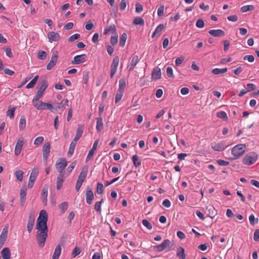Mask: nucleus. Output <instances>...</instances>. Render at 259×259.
I'll list each match as a JSON object with an SVG mask.
<instances>
[{"label":"nucleus","mask_w":259,"mask_h":259,"mask_svg":"<svg viewBox=\"0 0 259 259\" xmlns=\"http://www.w3.org/2000/svg\"><path fill=\"white\" fill-rule=\"evenodd\" d=\"M48 214L45 210H41L37 219L36 229L37 230L36 239L39 246L43 247L48 237Z\"/></svg>","instance_id":"1"},{"label":"nucleus","mask_w":259,"mask_h":259,"mask_svg":"<svg viewBox=\"0 0 259 259\" xmlns=\"http://www.w3.org/2000/svg\"><path fill=\"white\" fill-rule=\"evenodd\" d=\"M257 159L258 155L254 152H250L245 155L243 159V163L246 165H251L255 163Z\"/></svg>","instance_id":"2"},{"label":"nucleus","mask_w":259,"mask_h":259,"mask_svg":"<svg viewBox=\"0 0 259 259\" xmlns=\"http://www.w3.org/2000/svg\"><path fill=\"white\" fill-rule=\"evenodd\" d=\"M246 148L245 144H238L235 146L231 150L232 154L234 156V159H237L244 153Z\"/></svg>","instance_id":"3"},{"label":"nucleus","mask_w":259,"mask_h":259,"mask_svg":"<svg viewBox=\"0 0 259 259\" xmlns=\"http://www.w3.org/2000/svg\"><path fill=\"white\" fill-rule=\"evenodd\" d=\"M210 146L214 151H222L228 147V144L226 141H223L211 143Z\"/></svg>","instance_id":"4"},{"label":"nucleus","mask_w":259,"mask_h":259,"mask_svg":"<svg viewBox=\"0 0 259 259\" xmlns=\"http://www.w3.org/2000/svg\"><path fill=\"white\" fill-rule=\"evenodd\" d=\"M48 86V83L47 80H44L41 82L40 86L39 87L35 96L33 99V102L38 101L39 100Z\"/></svg>","instance_id":"5"},{"label":"nucleus","mask_w":259,"mask_h":259,"mask_svg":"<svg viewBox=\"0 0 259 259\" xmlns=\"http://www.w3.org/2000/svg\"><path fill=\"white\" fill-rule=\"evenodd\" d=\"M67 165V161L65 158H60L56 163V168L59 174H64V169Z\"/></svg>","instance_id":"6"},{"label":"nucleus","mask_w":259,"mask_h":259,"mask_svg":"<svg viewBox=\"0 0 259 259\" xmlns=\"http://www.w3.org/2000/svg\"><path fill=\"white\" fill-rule=\"evenodd\" d=\"M24 141L23 137H20L17 140L14 150V154L16 156H18L20 154L24 145Z\"/></svg>","instance_id":"7"},{"label":"nucleus","mask_w":259,"mask_h":259,"mask_svg":"<svg viewBox=\"0 0 259 259\" xmlns=\"http://www.w3.org/2000/svg\"><path fill=\"white\" fill-rule=\"evenodd\" d=\"M38 171L37 169L34 168L30 176L29 177V182L28 184V188L31 189L34 185V183L36 180V179L37 177Z\"/></svg>","instance_id":"8"},{"label":"nucleus","mask_w":259,"mask_h":259,"mask_svg":"<svg viewBox=\"0 0 259 259\" xmlns=\"http://www.w3.org/2000/svg\"><path fill=\"white\" fill-rule=\"evenodd\" d=\"M170 241L168 239H165L161 244L153 246V248L154 250L158 252H161L164 250L169 245Z\"/></svg>","instance_id":"9"},{"label":"nucleus","mask_w":259,"mask_h":259,"mask_svg":"<svg viewBox=\"0 0 259 259\" xmlns=\"http://www.w3.org/2000/svg\"><path fill=\"white\" fill-rule=\"evenodd\" d=\"M51 145L49 142L45 143L42 148L43 159L47 161L50 153Z\"/></svg>","instance_id":"10"},{"label":"nucleus","mask_w":259,"mask_h":259,"mask_svg":"<svg viewBox=\"0 0 259 259\" xmlns=\"http://www.w3.org/2000/svg\"><path fill=\"white\" fill-rule=\"evenodd\" d=\"M8 232V227L7 226H5L1 235H0V249L3 247V245L5 244L6 239L7 238Z\"/></svg>","instance_id":"11"},{"label":"nucleus","mask_w":259,"mask_h":259,"mask_svg":"<svg viewBox=\"0 0 259 259\" xmlns=\"http://www.w3.org/2000/svg\"><path fill=\"white\" fill-rule=\"evenodd\" d=\"M87 55L85 54H81L76 55L74 57L73 60L72 61L73 64H79L84 62L86 60Z\"/></svg>","instance_id":"12"},{"label":"nucleus","mask_w":259,"mask_h":259,"mask_svg":"<svg viewBox=\"0 0 259 259\" xmlns=\"http://www.w3.org/2000/svg\"><path fill=\"white\" fill-rule=\"evenodd\" d=\"M86 202L88 204H91L94 199V195L92 189L88 187L85 192Z\"/></svg>","instance_id":"13"},{"label":"nucleus","mask_w":259,"mask_h":259,"mask_svg":"<svg viewBox=\"0 0 259 259\" xmlns=\"http://www.w3.org/2000/svg\"><path fill=\"white\" fill-rule=\"evenodd\" d=\"M48 38L50 42L58 41L60 37V34L54 31L49 32L47 34Z\"/></svg>","instance_id":"14"},{"label":"nucleus","mask_w":259,"mask_h":259,"mask_svg":"<svg viewBox=\"0 0 259 259\" xmlns=\"http://www.w3.org/2000/svg\"><path fill=\"white\" fill-rule=\"evenodd\" d=\"M98 144V140H96L93 144L92 148L89 151V153L86 158V162L90 161L94 155L95 152L97 150Z\"/></svg>","instance_id":"15"},{"label":"nucleus","mask_w":259,"mask_h":259,"mask_svg":"<svg viewBox=\"0 0 259 259\" xmlns=\"http://www.w3.org/2000/svg\"><path fill=\"white\" fill-rule=\"evenodd\" d=\"M65 179L64 174H59L57 176L56 184L58 190L62 188Z\"/></svg>","instance_id":"16"},{"label":"nucleus","mask_w":259,"mask_h":259,"mask_svg":"<svg viewBox=\"0 0 259 259\" xmlns=\"http://www.w3.org/2000/svg\"><path fill=\"white\" fill-rule=\"evenodd\" d=\"M35 222V217L32 214H30L28 217L27 228L28 232H31Z\"/></svg>","instance_id":"17"},{"label":"nucleus","mask_w":259,"mask_h":259,"mask_svg":"<svg viewBox=\"0 0 259 259\" xmlns=\"http://www.w3.org/2000/svg\"><path fill=\"white\" fill-rule=\"evenodd\" d=\"M210 35L213 37L223 36L225 32L221 29H211L208 31Z\"/></svg>","instance_id":"18"},{"label":"nucleus","mask_w":259,"mask_h":259,"mask_svg":"<svg viewBox=\"0 0 259 259\" xmlns=\"http://www.w3.org/2000/svg\"><path fill=\"white\" fill-rule=\"evenodd\" d=\"M161 70L159 68H155L152 73V77L154 80H158L161 78Z\"/></svg>","instance_id":"19"},{"label":"nucleus","mask_w":259,"mask_h":259,"mask_svg":"<svg viewBox=\"0 0 259 259\" xmlns=\"http://www.w3.org/2000/svg\"><path fill=\"white\" fill-rule=\"evenodd\" d=\"M139 62V57L137 55H135L133 57L131 61L130 66L128 67V71H132L134 67L136 66L137 63Z\"/></svg>","instance_id":"20"},{"label":"nucleus","mask_w":259,"mask_h":259,"mask_svg":"<svg viewBox=\"0 0 259 259\" xmlns=\"http://www.w3.org/2000/svg\"><path fill=\"white\" fill-rule=\"evenodd\" d=\"M1 255L3 259H10L11 258V252L8 247L4 248L1 251Z\"/></svg>","instance_id":"21"},{"label":"nucleus","mask_w":259,"mask_h":259,"mask_svg":"<svg viewBox=\"0 0 259 259\" xmlns=\"http://www.w3.org/2000/svg\"><path fill=\"white\" fill-rule=\"evenodd\" d=\"M48 194V188L47 186H44L41 191V197L43 203L45 205L47 204V197Z\"/></svg>","instance_id":"22"},{"label":"nucleus","mask_w":259,"mask_h":259,"mask_svg":"<svg viewBox=\"0 0 259 259\" xmlns=\"http://www.w3.org/2000/svg\"><path fill=\"white\" fill-rule=\"evenodd\" d=\"M117 34L116 27L114 24L110 25L108 28L105 29L104 34L106 35L108 33Z\"/></svg>","instance_id":"23"},{"label":"nucleus","mask_w":259,"mask_h":259,"mask_svg":"<svg viewBox=\"0 0 259 259\" xmlns=\"http://www.w3.org/2000/svg\"><path fill=\"white\" fill-rule=\"evenodd\" d=\"M177 256L179 259H185L186 254L185 249L183 247L179 246L177 248Z\"/></svg>","instance_id":"24"},{"label":"nucleus","mask_w":259,"mask_h":259,"mask_svg":"<svg viewBox=\"0 0 259 259\" xmlns=\"http://www.w3.org/2000/svg\"><path fill=\"white\" fill-rule=\"evenodd\" d=\"M26 191H27V189L25 188H22L20 190V202L22 205H23L25 202Z\"/></svg>","instance_id":"25"},{"label":"nucleus","mask_w":259,"mask_h":259,"mask_svg":"<svg viewBox=\"0 0 259 259\" xmlns=\"http://www.w3.org/2000/svg\"><path fill=\"white\" fill-rule=\"evenodd\" d=\"M61 253V246L60 244H58L55 249L54 252L53 254L52 259H59Z\"/></svg>","instance_id":"26"},{"label":"nucleus","mask_w":259,"mask_h":259,"mask_svg":"<svg viewBox=\"0 0 259 259\" xmlns=\"http://www.w3.org/2000/svg\"><path fill=\"white\" fill-rule=\"evenodd\" d=\"M32 102L33 106L38 110H42L45 109V103L42 102V101H40L39 102H37V101L33 102V100H32Z\"/></svg>","instance_id":"27"},{"label":"nucleus","mask_w":259,"mask_h":259,"mask_svg":"<svg viewBox=\"0 0 259 259\" xmlns=\"http://www.w3.org/2000/svg\"><path fill=\"white\" fill-rule=\"evenodd\" d=\"M164 28V26L163 24H160L158 25L153 32L152 37L153 38L156 35H160Z\"/></svg>","instance_id":"28"},{"label":"nucleus","mask_w":259,"mask_h":259,"mask_svg":"<svg viewBox=\"0 0 259 259\" xmlns=\"http://www.w3.org/2000/svg\"><path fill=\"white\" fill-rule=\"evenodd\" d=\"M83 131V126H79L77 129L76 134L75 138H74L73 142L76 143L80 139L82 135Z\"/></svg>","instance_id":"29"},{"label":"nucleus","mask_w":259,"mask_h":259,"mask_svg":"<svg viewBox=\"0 0 259 259\" xmlns=\"http://www.w3.org/2000/svg\"><path fill=\"white\" fill-rule=\"evenodd\" d=\"M103 128V122L102 118L100 117L97 118L96 130L99 132L102 131Z\"/></svg>","instance_id":"30"},{"label":"nucleus","mask_w":259,"mask_h":259,"mask_svg":"<svg viewBox=\"0 0 259 259\" xmlns=\"http://www.w3.org/2000/svg\"><path fill=\"white\" fill-rule=\"evenodd\" d=\"M227 71V68H214L211 71V73L215 75H219L226 73Z\"/></svg>","instance_id":"31"},{"label":"nucleus","mask_w":259,"mask_h":259,"mask_svg":"<svg viewBox=\"0 0 259 259\" xmlns=\"http://www.w3.org/2000/svg\"><path fill=\"white\" fill-rule=\"evenodd\" d=\"M126 87L125 79L123 78H120L119 80L118 91L124 92V89Z\"/></svg>","instance_id":"32"},{"label":"nucleus","mask_w":259,"mask_h":259,"mask_svg":"<svg viewBox=\"0 0 259 259\" xmlns=\"http://www.w3.org/2000/svg\"><path fill=\"white\" fill-rule=\"evenodd\" d=\"M254 9L253 5H246L242 6L240 8V11L242 13H245L248 11H251Z\"/></svg>","instance_id":"33"},{"label":"nucleus","mask_w":259,"mask_h":259,"mask_svg":"<svg viewBox=\"0 0 259 259\" xmlns=\"http://www.w3.org/2000/svg\"><path fill=\"white\" fill-rule=\"evenodd\" d=\"M76 145V143H75L73 141L71 143V144H70L69 149V150L68 152V156L69 157H70L73 155Z\"/></svg>","instance_id":"34"},{"label":"nucleus","mask_w":259,"mask_h":259,"mask_svg":"<svg viewBox=\"0 0 259 259\" xmlns=\"http://www.w3.org/2000/svg\"><path fill=\"white\" fill-rule=\"evenodd\" d=\"M132 160L135 166L138 167L141 165V162L139 159V157L137 155L135 154L133 156Z\"/></svg>","instance_id":"35"},{"label":"nucleus","mask_w":259,"mask_h":259,"mask_svg":"<svg viewBox=\"0 0 259 259\" xmlns=\"http://www.w3.org/2000/svg\"><path fill=\"white\" fill-rule=\"evenodd\" d=\"M19 130L20 131H22L24 130L26 126V119L24 116H22L19 121Z\"/></svg>","instance_id":"36"},{"label":"nucleus","mask_w":259,"mask_h":259,"mask_svg":"<svg viewBox=\"0 0 259 259\" xmlns=\"http://www.w3.org/2000/svg\"><path fill=\"white\" fill-rule=\"evenodd\" d=\"M23 171L20 170H16L14 173L15 176L16 177L17 180L20 182L22 181L23 180Z\"/></svg>","instance_id":"37"},{"label":"nucleus","mask_w":259,"mask_h":259,"mask_svg":"<svg viewBox=\"0 0 259 259\" xmlns=\"http://www.w3.org/2000/svg\"><path fill=\"white\" fill-rule=\"evenodd\" d=\"M38 79V76H35L31 81L30 82L26 85L27 89H31L34 87V85L36 83L37 80Z\"/></svg>","instance_id":"38"},{"label":"nucleus","mask_w":259,"mask_h":259,"mask_svg":"<svg viewBox=\"0 0 259 259\" xmlns=\"http://www.w3.org/2000/svg\"><path fill=\"white\" fill-rule=\"evenodd\" d=\"M88 171V167L87 166H84L83 167V168L82 169L78 177L81 178V179L82 178L85 180V179L87 177V175Z\"/></svg>","instance_id":"39"},{"label":"nucleus","mask_w":259,"mask_h":259,"mask_svg":"<svg viewBox=\"0 0 259 259\" xmlns=\"http://www.w3.org/2000/svg\"><path fill=\"white\" fill-rule=\"evenodd\" d=\"M68 207V204L67 202H63L59 205V208L62 213H64L66 211Z\"/></svg>","instance_id":"40"},{"label":"nucleus","mask_w":259,"mask_h":259,"mask_svg":"<svg viewBox=\"0 0 259 259\" xmlns=\"http://www.w3.org/2000/svg\"><path fill=\"white\" fill-rule=\"evenodd\" d=\"M133 23L135 25H144V20L141 17H137L134 19Z\"/></svg>","instance_id":"41"},{"label":"nucleus","mask_w":259,"mask_h":259,"mask_svg":"<svg viewBox=\"0 0 259 259\" xmlns=\"http://www.w3.org/2000/svg\"><path fill=\"white\" fill-rule=\"evenodd\" d=\"M217 116L218 118H222L224 120H227L228 119V116L227 113L223 111H219L217 113Z\"/></svg>","instance_id":"42"},{"label":"nucleus","mask_w":259,"mask_h":259,"mask_svg":"<svg viewBox=\"0 0 259 259\" xmlns=\"http://www.w3.org/2000/svg\"><path fill=\"white\" fill-rule=\"evenodd\" d=\"M52 56L51 59V61L56 64V62L58 60V52L57 51L55 50H52Z\"/></svg>","instance_id":"43"},{"label":"nucleus","mask_w":259,"mask_h":259,"mask_svg":"<svg viewBox=\"0 0 259 259\" xmlns=\"http://www.w3.org/2000/svg\"><path fill=\"white\" fill-rule=\"evenodd\" d=\"M126 39H127L126 34L125 33H122L120 37V42H119V45H120V47H123L124 46Z\"/></svg>","instance_id":"44"},{"label":"nucleus","mask_w":259,"mask_h":259,"mask_svg":"<svg viewBox=\"0 0 259 259\" xmlns=\"http://www.w3.org/2000/svg\"><path fill=\"white\" fill-rule=\"evenodd\" d=\"M16 110V107H12L8 109L7 112V115L9 116L10 118H13L15 115V111Z\"/></svg>","instance_id":"45"},{"label":"nucleus","mask_w":259,"mask_h":259,"mask_svg":"<svg viewBox=\"0 0 259 259\" xmlns=\"http://www.w3.org/2000/svg\"><path fill=\"white\" fill-rule=\"evenodd\" d=\"M124 92L117 90L115 97V103H117L120 101L123 95Z\"/></svg>","instance_id":"46"},{"label":"nucleus","mask_w":259,"mask_h":259,"mask_svg":"<svg viewBox=\"0 0 259 259\" xmlns=\"http://www.w3.org/2000/svg\"><path fill=\"white\" fill-rule=\"evenodd\" d=\"M249 221L251 226H254L255 224L257 223L258 221V218H255L253 214H251L249 217Z\"/></svg>","instance_id":"47"},{"label":"nucleus","mask_w":259,"mask_h":259,"mask_svg":"<svg viewBox=\"0 0 259 259\" xmlns=\"http://www.w3.org/2000/svg\"><path fill=\"white\" fill-rule=\"evenodd\" d=\"M119 58L118 57H114L112 61L111 65V68H115V69H117V67L119 64Z\"/></svg>","instance_id":"48"},{"label":"nucleus","mask_w":259,"mask_h":259,"mask_svg":"<svg viewBox=\"0 0 259 259\" xmlns=\"http://www.w3.org/2000/svg\"><path fill=\"white\" fill-rule=\"evenodd\" d=\"M47 56V53L44 51H39L37 53V58L39 60H45Z\"/></svg>","instance_id":"49"},{"label":"nucleus","mask_w":259,"mask_h":259,"mask_svg":"<svg viewBox=\"0 0 259 259\" xmlns=\"http://www.w3.org/2000/svg\"><path fill=\"white\" fill-rule=\"evenodd\" d=\"M44 141V138L42 136L37 137L34 141V144L36 146H39L41 145Z\"/></svg>","instance_id":"50"},{"label":"nucleus","mask_w":259,"mask_h":259,"mask_svg":"<svg viewBox=\"0 0 259 259\" xmlns=\"http://www.w3.org/2000/svg\"><path fill=\"white\" fill-rule=\"evenodd\" d=\"M80 252H81V250H80V248L77 246L75 247L74 248V249L72 252V254H71L72 257L73 258L76 257L77 255L79 254Z\"/></svg>","instance_id":"51"},{"label":"nucleus","mask_w":259,"mask_h":259,"mask_svg":"<svg viewBox=\"0 0 259 259\" xmlns=\"http://www.w3.org/2000/svg\"><path fill=\"white\" fill-rule=\"evenodd\" d=\"M142 224L144 226L146 227L148 230H151L152 229V224L147 220H143L142 221Z\"/></svg>","instance_id":"52"},{"label":"nucleus","mask_w":259,"mask_h":259,"mask_svg":"<svg viewBox=\"0 0 259 259\" xmlns=\"http://www.w3.org/2000/svg\"><path fill=\"white\" fill-rule=\"evenodd\" d=\"M118 42V35L115 34V35L112 36L110 38V43L113 45H115Z\"/></svg>","instance_id":"53"},{"label":"nucleus","mask_w":259,"mask_h":259,"mask_svg":"<svg viewBox=\"0 0 259 259\" xmlns=\"http://www.w3.org/2000/svg\"><path fill=\"white\" fill-rule=\"evenodd\" d=\"M102 201L103 200H101L100 201L96 202L95 205V209L99 212L101 211V203Z\"/></svg>","instance_id":"54"},{"label":"nucleus","mask_w":259,"mask_h":259,"mask_svg":"<svg viewBox=\"0 0 259 259\" xmlns=\"http://www.w3.org/2000/svg\"><path fill=\"white\" fill-rule=\"evenodd\" d=\"M103 192V185L101 183H98L97 186V192L99 194H101Z\"/></svg>","instance_id":"55"},{"label":"nucleus","mask_w":259,"mask_h":259,"mask_svg":"<svg viewBox=\"0 0 259 259\" xmlns=\"http://www.w3.org/2000/svg\"><path fill=\"white\" fill-rule=\"evenodd\" d=\"M80 35L79 34H78V33L74 34L69 37L68 41L69 42H72V41H74L75 40L78 39L80 37Z\"/></svg>","instance_id":"56"},{"label":"nucleus","mask_w":259,"mask_h":259,"mask_svg":"<svg viewBox=\"0 0 259 259\" xmlns=\"http://www.w3.org/2000/svg\"><path fill=\"white\" fill-rule=\"evenodd\" d=\"M166 74L169 77L174 78L173 70L171 67H168L166 69Z\"/></svg>","instance_id":"57"},{"label":"nucleus","mask_w":259,"mask_h":259,"mask_svg":"<svg viewBox=\"0 0 259 259\" xmlns=\"http://www.w3.org/2000/svg\"><path fill=\"white\" fill-rule=\"evenodd\" d=\"M196 26L197 27L199 28H202L204 26V23L202 19H198L196 23Z\"/></svg>","instance_id":"58"},{"label":"nucleus","mask_w":259,"mask_h":259,"mask_svg":"<svg viewBox=\"0 0 259 259\" xmlns=\"http://www.w3.org/2000/svg\"><path fill=\"white\" fill-rule=\"evenodd\" d=\"M164 5H160L157 10V15L158 16H162L164 14Z\"/></svg>","instance_id":"59"},{"label":"nucleus","mask_w":259,"mask_h":259,"mask_svg":"<svg viewBox=\"0 0 259 259\" xmlns=\"http://www.w3.org/2000/svg\"><path fill=\"white\" fill-rule=\"evenodd\" d=\"M127 5V1L126 0H121L120 4V10L121 11H124L125 9L126 8Z\"/></svg>","instance_id":"60"},{"label":"nucleus","mask_w":259,"mask_h":259,"mask_svg":"<svg viewBox=\"0 0 259 259\" xmlns=\"http://www.w3.org/2000/svg\"><path fill=\"white\" fill-rule=\"evenodd\" d=\"M227 19L229 21H232V22H236L238 19V17L237 15H231V16H229L227 17Z\"/></svg>","instance_id":"61"},{"label":"nucleus","mask_w":259,"mask_h":259,"mask_svg":"<svg viewBox=\"0 0 259 259\" xmlns=\"http://www.w3.org/2000/svg\"><path fill=\"white\" fill-rule=\"evenodd\" d=\"M217 163L221 166H227L229 164V162L227 161H225L222 159H218Z\"/></svg>","instance_id":"62"},{"label":"nucleus","mask_w":259,"mask_h":259,"mask_svg":"<svg viewBox=\"0 0 259 259\" xmlns=\"http://www.w3.org/2000/svg\"><path fill=\"white\" fill-rule=\"evenodd\" d=\"M244 60H247L249 62L254 61V58L253 55H246L243 57Z\"/></svg>","instance_id":"63"},{"label":"nucleus","mask_w":259,"mask_h":259,"mask_svg":"<svg viewBox=\"0 0 259 259\" xmlns=\"http://www.w3.org/2000/svg\"><path fill=\"white\" fill-rule=\"evenodd\" d=\"M253 239L255 241H259V230H256L254 232Z\"/></svg>","instance_id":"64"}]
</instances>
